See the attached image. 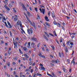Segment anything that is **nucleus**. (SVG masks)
Masks as SVG:
<instances>
[{
  "instance_id": "nucleus-1",
  "label": "nucleus",
  "mask_w": 77,
  "mask_h": 77,
  "mask_svg": "<svg viewBox=\"0 0 77 77\" xmlns=\"http://www.w3.org/2000/svg\"><path fill=\"white\" fill-rule=\"evenodd\" d=\"M27 32L29 35H30V33L31 34L33 33V29L32 28H30V30H27Z\"/></svg>"
},
{
  "instance_id": "nucleus-2",
  "label": "nucleus",
  "mask_w": 77,
  "mask_h": 77,
  "mask_svg": "<svg viewBox=\"0 0 77 77\" xmlns=\"http://www.w3.org/2000/svg\"><path fill=\"white\" fill-rule=\"evenodd\" d=\"M39 10L42 13H43V14H44L45 13V9L42 8V10H41V8H40Z\"/></svg>"
},
{
  "instance_id": "nucleus-3",
  "label": "nucleus",
  "mask_w": 77,
  "mask_h": 77,
  "mask_svg": "<svg viewBox=\"0 0 77 77\" xmlns=\"http://www.w3.org/2000/svg\"><path fill=\"white\" fill-rule=\"evenodd\" d=\"M21 22L20 21H18L16 23V25L17 26H19V25H20L21 24Z\"/></svg>"
},
{
  "instance_id": "nucleus-4",
  "label": "nucleus",
  "mask_w": 77,
  "mask_h": 77,
  "mask_svg": "<svg viewBox=\"0 0 77 77\" xmlns=\"http://www.w3.org/2000/svg\"><path fill=\"white\" fill-rule=\"evenodd\" d=\"M31 39L32 41H35V42H37V39L35 37H32L31 38Z\"/></svg>"
},
{
  "instance_id": "nucleus-5",
  "label": "nucleus",
  "mask_w": 77,
  "mask_h": 77,
  "mask_svg": "<svg viewBox=\"0 0 77 77\" xmlns=\"http://www.w3.org/2000/svg\"><path fill=\"white\" fill-rule=\"evenodd\" d=\"M7 23L8 25V26H9V27H8L9 28H12V26H11V24H10V23L9 22V21H7Z\"/></svg>"
},
{
  "instance_id": "nucleus-6",
  "label": "nucleus",
  "mask_w": 77,
  "mask_h": 77,
  "mask_svg": "<svg viewBox=\"0 0 77 77\" xmlns=\"http://www.w3.org/2000/svg\"><path fill=\"white\" fill-rule=\"evenodd\" d=\"M61 56H63V53L62 52L61 53H59V56L61 58V57H62Z\"/></svg>"
},
{
  "instance_id": "nucleus-7",
  "label": "nucleus",
  "mask_w": 77,
  "mask_h": 77,
  "mask_svg": "<svg viewBox=\"0 0 77 77\" xmlns=\"http://www.w3.org/2000/svg\"><path fill=\"white\" fill-rule=\"evenodd\" d=\"M22 8L23 9H24V10H25V11H27V8L25 7V6H24V5H22Z\"/></svg>"
},
{
  "instance_id": "nucleus-8",
  "label": "nucleus",
  "mask_w": 77,
  "mask_h": 77,
  "mask_svg": "<svg viewBox=\"0 0 77 77\" xmlns=\"http://www.w3.org/2000/svg\"><path fill=\"white\" fill-rule=\"evenodd\" d=\"M39 69L40 70H45V68H44V67H41L40 68H39Z\"/></svg>"
},
{
  "instance_id": "nucleus-9",
  "label": "nucleus",
  "mask_w": 77,
  "mask_h": 77,
  "mask_svg": "<svg viewBox=\"0 0 77 77\" xmlns=\"http://www.w3.org/2000/svg\"><path fill=\"white\" fill-rule=\"evenodd\" d=\"M33 24L34 25H32V26L33 27H34V28L35 29H36V26H35V23H33Z\"/></svg>"
},
{
  "instance_id": "nucleus-10",
  "label": "nucleus",
  "mask_w": 77,
  "mask_h": 77,
  "mask_svg": "<svg viewBox=\"0 0 77 77\" xmlns=\"http://www.w3.org/2000/svg\"><path fill=\"white\" fill-rule=\"evenodd\" d=\"M45 24L46 25V26H48V27H50V24H49V23H48V22H45Z\"/></svg>"
},
{
  "instance_id": "nucleus-11",
  "label": "nucleus",
  "mask_w": 77,
  "mask_h": 77,
  "mask_svg": "<svg viewBox=\"0 0 77 77\" xmlns=\"http://www.w3.org/2000/svg\"><path fill=\"white\" fill-rule=\"evenodd\" d=\"M45 19L47 21H49V20H48V17H47V16H46L45 17Z\"/></svg>"
},
{
  "instance_id": "nucleus-12",
  "label": "nucleus",
  "mask_w": 77,
  "mask_h": 77,
  "mask_svg": "<svg viewBox=\"0 0 77 77\" xmlns=\"http://www.w3.org/2000/svg\"><path fill=\"white\" fill-rule=\"evenodd\" d=\"M23 49L24 51H26L28 50L27 49V48L26 47H23Z\"/></svg>"
},
{
  "instance_id": "nucleus-13",
  "label": "nucleus",
  "mask_w": 77,
  "mask_h": 77,
  "mask_svg": "<svg viewBox=\"0 0 77 77\" xmlns=\"http://www.w3.org/2000/svg\"><path fill=\"white\" fill-rule=\"evenodd\" d=\"M62 69L63 70L64 72H65V68L64 66H62Z\"/></svg>"
},
{
  "instance_id": "nucleus-14",
  "label": "nucleus",
  "mask_w": 77,
  "mask_h": 77,
  "mask_svg": "<svg viewBox=\"0 0 77 77\" xmlns=\"http://www.w3.org/2000/svg\"><path fill=\"white\" fill-rule=\"evenodd\" d=\"M28 45L27 46V47L28 48H29L30 47V42H29L28 43Z\"/></svg>"
},
{
  "instance_id": "nucleus-15",
  "label": "nucleus",
  "mask_w": 77,
  "mask_h": 77,
  "mask_svg": "<svg viewBox=\"0 0 77 77\" xmlns=\"http://www.w3.org/2000/svg\"><path fill=\"white\" fill-rule=\"evenodd\" d=\"M18 20V18L16 17L14 18V21H17Z\"/></svg>"
},
{
  "instance_id": "nucleus-16",
  "label": "nucleus",
  "mask_w": 77,
  "mask_h": 77,
  "mask_svg": "<svg viewBox=\"0 0 77 77\" xmlns=\"http://www.w3.org/2000/svg\"><path fill=\"white\" fill-rule=\"evenodd\" d=\"M31 45H32V48H34V46L35 45V43L32 42L31 43Z\"/></svg>"
},
{
  "instance_id": "nucleus-17",
  "label": "nucleus",
  "mask_w": 77,
  "mask_h": 77,
  "mask_svg": "<svg viewBox=\"0 0 77 77\" xmlns=\"http://www.w3.org/2000/svg\"><path fill=\"white\" fill-rule=\"evenodd\" d=\"M65 51L66 53H68V48H67L66 47L65 48Z\"/></svg>"
},
{
  "instance_id": "nucleus-18",
  "label": "nucleus",
  "mask_w": 77,
  "mask_h": 77,
  "mask_svg": "<svg viewBox=\"0 0 77 77\" xmlns=\"http://www.w3.org/2000/svg\"><path fill=\"white\" fill-rule=\"evenodd\" d=\"M53 33L55 36H57V34H56V31H54L53 32Z\"/></svg>"
},
{
  "instance_id": "nucleus-19",
  "label": "nucleus",
  "mask_w": 77,
  "mask_h": 77,
  "mask_svg": "<svg viewBox=\"0 0 77 77\" xmlns=\"http://www.w3.org/2000/svg\"><path fill=\"white\" fill-rule=\"evenodd\" d=\"M52 16L53 18H55V16H54V12L52 13Z\"/></svg>"
},
{
  "instance_id": "nucleus-20",
  "label": "nucleus",
  "mask_w": 77,
  "mask_h": 77,
  "mask_svg": "<svg viewBox=\"0 0 77 77\" xmlns=\"http://www.w3.org/2000/svg\"><path fill=\"white\" fill-rule=\"evenodd\" d=\"M63 41V39L62 38V37H60V42H62Z\"/></svg>"
},
{
  "instance_id": "nucleus-21",
  "label": "nucleus",
  "mask_w": 77,
  "mask_h": 77,
  "mask_svg": "<svg viewBox=\"0 0 77 77\" xmlns=\"http://www.w3.org/2000/svg\"><path fill=\"white\" fill-rule=\"evenodd\" d=\"M55 61L56 63H59V60L58 59H57L56 60H55Z\"/></svg>"
},
{
  "instance_id": "nucleus-22",
  "label": "nucleus",
  "mask_w": 77,
  "mask_h": 77,
  "mask_svg": "<svg viewBox=\"0 0 77 77\" xmlns=\"http://www.w3.org/2000/svg\"><path fill=\"white\" fill-rule=\"evenodd\" d=\"M13 44L14 45V46L16 47V48H18V47L17 46V44H16L15 43V42H13Z\"/></svg>"
},
{
  "instance_id": "nucleus-23",
  "label": "nucleus",
  "mask_w": 77,
  "mask_h": 77,
  "mask_svg": "<svg viewBox=\"0 0 77 77\" xmlns=\"http://www.w3.org/2000/svg\"><path fill=\"white\" fill-rule=\"evenodd\" d=\"M44 33H45L46 35V36H48V37H49V35H48L47 33L46 32H44Z\"/></svg>"
},
{
  "instance_id": "nucleus-24",
  "label": "nucleus",
  "mask_w": 77,
  "mask_h": 77,
  "mask_svg": "<svg viewBox=\"0 0 77 77\" xmlns=\"http://www.w3.org/2000/svg\"><path fill=\"white\" fill-rule=\"evenodd\" d=\"M7 65L8 66H10V65H11V64H10V63L9 62H8L7 63Z\"/></svg>"
},
{
  "instance_id": "nucleus-25",
  "label": "nucleus",
  "mask_w": 77,
  "mask_h": 77,
  "mask_svg": "<svg viewBox=\"0 0 77 77\" xmlns=\"http://www.w3.org/2000/svg\"><path fill=\"white\" fill-rule=\"evenodd\" d=\"M5 9L8 10V11H9V10H10V8H9V7L7 6V7L5 8Z\"/></svg>"
},
{
  "instance_id": "nucleus-26",
  "label": "nucleus",
  "mask_w": 77,
  "mask_h": 77,
  "mask_svg": "<svg viewBox=\"0 0 77 77\" xmlns=\"http://www.w3.org/2000/svg\"><path fill=\"white\" fill-rule=\"evenodd\" d=\"M19 51L20 53L21 54H22V53H23V52H22V51H21V49H19Z\"/></svg>"
},
{
  "instance_id": "nucleus-27",
  "label": "nucleus",
  "mask_w": 77,
  "mask_h": 77,
  "mask_svg": "<svg viewBox=\"0 0 77 77\" xmlns=\"http://www.w3.org/2000/svg\"><path fill=\"white\" fill-rule=\"evenodd\" d=\"M27 14H28V16L29 17H30V13H29V12H27Z\"/></svg>"
},
{
  "instance_id": "nucleus-28",
  "label": "nucleus",
  "mask_w": 77,
  "mask_h": 77,
  "mask_svg": "<svg viewBox=\"0 0 77 77\" xmlns=\"http://www.w3.org/2000/svg\"><path fill=\"white\" fill-rule=\"evenodd\" d=\"M5 23L6 27H8V24H7V23H6V22H5Z\"/></svg>"
},
{
  "instance_id": "nucleus-29",
  "label": "nucleus",
  "mask_w": 77,
  "mask_h": 77,
  "mask_svg": "<svg viewBox=\"0 0 77 77\" xmlns=\"http://www.w3.org/2000/svg\"><path fill=\"white\" fill-rule=\"evenodd\" d=\"M30 72L31 73H32V72H33V69H31L30 70Z\"/></svg>"
},
{
  "instance_id": "nucleus-30",
  "label": "nucleus",
  "mask_w": 77,
  "mask_h": 77,
  "mask_svg": "<svg viewBox=\"0 0 77 77\" xmlns=\"http://www.w3.org/2000/svg\"><path fill=\"white\" fill-rule=\"evenodd\" d=\"M75 60V58L74 57L73 59V60H72V61L71 62V63H73V62H74V60Z\"/></svg>"
},
{
  "instance_id": "nucleus-31",
  "label": "nucleus",
  "mask_w": 77,
  "mask_h": 77,
  "mask_svg": "<svg viewBox=\"0 0 77 77\" xmlns=\"http://www.w3.org/2000/svg\"><path fill=\"white\" fill-rule=\"evenodd\" d=\"M26 20H27V21H30V20H29V17H28L27 16H26Z\"/></svg>"
},
{
  "instance_id": "nucleus-32",
  "label": "nucleus",
  "mask_w": 77,
  "mask_h": 77,
  "mask_svg": "<svg viewBox=\"0 0 77 77\" xmlns=\"http://www.w3.org/2000/svg\"><path fill=\"white\" fill-rule=\"evenodd\" d=\"M51 47L52 48H53V50H54V47L53 45H51Z\"/></svg>"
},
{
  "instance_id": "nucleus-33",
  "label": "nucleus",
  "mask_w": 77,
  "mask_h": 77,
  "mask_svg": "<svg viewBox=\"0 0 77 77\" xmlns=\"http://www.w3.org/2000/svg\"><path fill=\"white\" fill-rule=\"evenodd\" d=\"M38 56H39V57H42V54L40 53V54H38Z\"/></svg>"
},
{
  "instance_id": "nucleus-34",
  "label": "nucleus",
  "mask_w": 77,
  "mask_h": 77,
  "mask_svg": "<svg viewBox=\"0 0 77 77\" xmlns=\"http://www.w3.org/2000/svg\"><path fill=\"white\" fill-rule=\"evenodd\" d=\"M53 23L54 25H57V23L55 21L53 22Z\"/></svg>"
},
{
  "instance_id": "nucleus-35",
  "label": "nucleus",
  "mask_w": 77,
  "mask_h": 77,
  "mask_svg": "<svg viewBox=\"0 0 77 77\" xmlns=\"http://www.w3.org/2000/svg\"><path fill=\"white\" fill-rule=\"evenodd\" d=\"M13 9L14 12L15 13L17 12V11H16V10L15 9V8H13Z\"/></svg>"
},
{
  "instance_id": "nucleus-36",
  "label": "nucleus",
  "mask_w": 77,
  "mask_h": 77,
  "mask_svg": "<svg viewBox=\"0 0 77 77\" xmlns=\"http://www.w3.org/2000/svg\"><path fill=\"white\" fill-rule=\"evenodd\" d=\"M70 42L71 41H69L67 43V45H68V44H69Z\"/></svg>"
},
{
  "instance_id": "nucleus-37",
  "label": "nucleus",
  "mask_w": 77,
  "mask_h": 77,
  "mask_svg": "<svg viewBox=\"0 0 77 77\" xmlns=\"http://www.w3.org/2000/svg\"><path fill=\"white\" fill-rule=\"evenodd\" d=\"M8 54H10V55H11V52H10L9 51H8Z\"/></svg>"
},
{
  "instance_id": "nucleus-38",
  "label": "nucleus",
  "mask_w": 77,
  "mask_h": 77,
  "mask_svg": "<svg viewBox=\"0 0 77 77\" xmlns=\"http://www.w3.org/2000/svg\"><path fill=\"white\" fill-rule=\"evenodd\" d=\"M51 14V13H50V11H49V12H48V14L49 17H50V15Z\"/></svg>"
},
{
  "instance_id": "nucleus-39",
  "label": "nucleus",
  "mask_w": 77,
  "mask_h": 77,
  "mask_svg": "<svg viewBox=\"0 0 77 77\" xmlns=\"http://www.w3.org/2000/svg\"><path fill=\"white\" fill-rule=\"evenodd\" d=\"M35 10L36 12H38V8H35Z\"/></svg>"
},
{
  "instance_id": "nucleus-40",
  "label": "nucleus",
  "mask_w": 77,
  "mask_h": 77,
  "mask_svg": "<svg viewBox=\"0 0 77 77\" xmlns=\"http://www.w3.org/2000/svg\"><path fill=\"white\" fill-rule=\"evenodd\" d=\"M49 34L51 35V36H54V35L51 33H49Z\"/></svg>"
},
{
  "instance_id": "nucleus-41",
  "label": "nucleus",
  "mask_w": 77,
  "mask_h": 77,
  "mask_svg": "<svg viewBox=\"0 0 77 77\" xmlns=\"http://www.w3.org/2000/svg\"><path fill=\"white\" fill-rule=\"evenodd\" d=\"M21 30L22 31V32L24 33H25V31H24V30H23V29H21Z\"/></svg>"
},
{
  "instance_id": "nucleus-42",
  "label": "nucleus",
  "mask_w": 77,
  "mask_h": 77,
  "mask_svg": "<svg viewBox=\"0 0 77 77\" xmlns=\"http://www.w3.org/2000/svg\"><path fill=\"white\" fill-rule=\"evenodd\" d=\"M57 24L60 27L61 25H60V24L59 23H57Z\"/></svg>"
},
{
  "instance_id": "nucleus-43",
  "label": "nucleus",
  "mask_w": 77,
  "mask_h": 77,
  "mask_svg": "<svg viewBox=\"0 0 77 77\" xmlns=\"http://www.w3.org/2000/svg\"><path fill=\"white\" fill-rule=\"evenodd\" d=\"M45 39H46V40H47V41H48V38H47V37H45Z\"/></svg>"
},
{
  "instance_id": "nucleus-44",
  "label": "nucleus",
  "mask_w": 77,
  "mask_h": 77,
  "mask_svg": "<svg viewBox=\"0 0 77 77\" xmlns=\"http://www.w3.org/2000/svg\"><path fill=\"white\" fill-rule=\"evenodd\" d=\"M63 47H65V42H63Z\"/></svg>"
},
{
  "instance_id": "nucleus-45",
  "label": "nucleus",
  "mask_w": 77,
  "mask_h": 77,
  "mask_svg": "<svg viewBox=\"0 0 77 77\" xmlns=\"http://www.w3.org/2000/svg\"><path fill=\"white\" fill-rule=\"evenodd\" d=\"M52 75H53V76H54V77H56V76L55 75H54V73H52Z\"/></svg>"
},
{
  "instance_id": "nucleus-46",
  "label": "nucleus",
  "mask_w": 77,
  "mask_h": 77,
  "mask_svg": "<svg viewBox=\"0 0 77 77\" xmlns=\"http://www.w3.org/2000/svg\"><path fill=\"white\" fill-rule=\"evenodd\" d=\"M4 69H7V66H6V65H5L4 66Z\"/></svg>"
},
{
  "instance_id": "nucleus-47",
  "label": "nucleus",
  "mask_w": 77,
  "mask_h": 77,
  "mask_svg": "<svg viewBox=\"0 0 77 77\" xmlns=\"http://www.w3.org/2000/svg\"><path fill=\"white\" fill-rule=\"evenodd\" d=\"M38 17H37V19H38V20H39V19H40V17L39 16H38Z\"/></svg>"
},
{
  "instance_id": "nucleus-48",
  "label": "nucleus",
  "mask_w": 77,
  "mask_h": 77,
  "mask_svg": "<svg viewBox=\"0 0 77 77\" xmlns=\"http://www.w3.org/2000/svg\"><path fill=\"white\" fill-rule=\"evenodd\" d=\"M41 57H42V58H45V56L44 55H42Z\"/></svg>"
},
{
  "instance_id": "nucleus-49",
  "label": "nucleus",
  "mask_w": 77,
  "mask_h": 77,
  "mask_svg": "<svg viewBox=\"0 0 77 77\" xmlns=\"http://www.w3.org/2000/svg\"><path fill=\"white\" fill-rule=\"evenodd\" d=\"M67 62H68V63H70V61H69V59H67Z\"/></svg>"
},
{
  "instance_id": "nucleus-50",
  "label": "nucleus",
  "mask_w": 77,
  "mask_h": 77,
  "mask_svg": "<svg viewBox=\"0 0 77 77\" xmlns=\"http://www.w3.org/2000/svg\"><path fill=\"white\" fill-rule=\"evenodd\" d=\"M13 65H16V63H15L14 62H13Z\"/></svg>"
},
{
  "instance_id": "nucleus-51",
  "label": "nucleus",
  "mask_w": 77,
  "mask_h": 77,
  "mask_svg": "<svg viewBox=\"0 0 77 77\" xmlns=\"http://www.w3.org/2000/svg\"><path fill=\"white\" fill-rule=\"evenodd\" d=\"M70 45H74V43L72 42H70Z\"/></svg>"
},
{
  "instance_id": "nucleus-52",
  "label": "nucleus",
  "mask_w": 77,
  "mask_h": 77,
  "mask_svg": "<svg viewBox=\"0 0 77 77\" xmlns=\"http://www.w3.org/2000/svg\"><path fill=\"white\" fill-rule=\"evenodd\" d=\"M36 73H34L33 76V77H36Z\"/></svg>"
},
{
  "instance_id": "nucleus-53",
  "label": "nucleus",
  "mask_w": 77,
  "mask_h": 77,
  "mask_svg": "<svg viewBox=\"0 0 77 77\" xmlns=\"http://www.w3.org/2000/svg\"><path fill=\"white\" fill-rule=\"evenodd\" d=\"M3 20H5V21H6V18H5V17L3 16Z\"/></svg>"
},
{
  "instance_id": "nucleus-54",
  "label": "nucleus",
  "mask_w": 77,
  "mask_h": 77,
  "mask_svg": "<svg viewBox=\"0 0 77 77\" xmlns=\"http://www.w3.org/2000/svg\"><path fill=\"white\" fill-rule=\"evenodd\" d=\"M10 34L11 36H12V32H11L10 31Z\"/></svg>"
},
{
  "instance_id": "nucleus-55",
  "label": "nucleus",
  "mask_w": 77,
  "mask_h": 77,
  "mask_svg": "<svg viewBox=\"0 0 77 77\" xmlns=\"http://www.w3.org/2000/svg\"><path fill=\"white\" fill-rule=\"evenodd\" d=\"M22 59H23V60H26V58L24 57H23Z\"/></svg>"
},
{
  "instance_id": "nucleus-56",
  "label": "nucleus",
  "mask_w": 77,
  "mask_h": 77,
  "mask_svg": "<svg viewBox=\"0 0 77 77\" xmlns=\"http://www.w3.org/2000/svg\"><path fill=\"white\" fill-rule=\"evenodd\" d=\"M1 42L2 43V44H4V43H5V42H4L2 40L1 41Z\"/></svg>"
},
{
  "instance_id": "nucleus-57",
  "label": "nucleus",
  "mask_w": 77,
  "mask_h": 77,
  "mask_svg": "<svg viewBox=\"0 0 77 77\" xmlns=\"http://www.w3.org/2000/svg\"><path fill=\"white\" fill-rule=\"evenodd\" d=\"M39 65L40 66H42L41 67H42V66H43V65H42V64H40Z\"/></svg>"
},
{
  "instance_id": "nucleus-58",
  "label": "nucleus",
  "mask_w": 77,
  "mask_h": 77,
  "mask_svg": "<svg viewBox=\"0 0 77 77\" xmlns=\"http://www.w3.org/2000/svg\"><path fill=\"white\" fill-rule=\"evenodd\" d=\"M40 45V43L39 44H37V47H39Z\"/></svg>"
},
{
  "instance_id": "nucleus-59",
  "label": "nucleus",
  "mask_w": 77,
  "mask_h": 77,
  "mask_svg": "<svg viewBox=\"0 0 77 77\" xmlns=\"http://www.w3.org/2000/svg\"><path fill=\"white\" fill-rule=\"evenodd\" d=\"M23 14H24V15L26 16V17L27 16V15L25 13L23 12Z\"/></svg>"
},
{
  "instance_id": "nucleus-60",
  "label": "nucleus",
  "mask_w": 77,
  "mask_h": 77,
  "mask_svg": "<svg viewBox=\"0 0 77 77\" xmlns=\"http://www.w3.org/2000/svg\"><path fill=\"white\" fill-rule=\"evenodd\" d=\"M66 18H67L68 19H69V17L66 16Z\"/></svg>"
},
{
  "instance_id": "nucleus-61",
  "label": "nucleus",
  "mask_w": 77,
  "mask_h": 77,
  "mask_svg": "<svg viewBox=\"0 0 77 77\" xmlns=\"http://www.w3.org/2000/svg\"><path fill=\"white\" fill-rule=\"evenodd\" d=\"M16 39L17 41H19V39H18V37H16Z\"/></svg>"
},
{
  "instance_id": "nucleus-62",
  "label": "nucleus",
  "mask_w": 77,
  "mask_h": 77,
  "mask_svg": "<svg viewBox=\"0 0 77 77\" xmlns=\"http://www.w3.org/2000/svg\"><path fill=\"white\" fill-rule=\"evenodd\" d=\"M35 65V63H34L32 64V66H34V65Z\"/></svg>"
},
{
  "instance_id": "nucleus-63",
  "label": "nucleus",
  "mask_w": 77,
  "mask_h": 77,
  "mask_svg": "<svg viewBox=\"0 0 77 77\" xmlns=\"http://www.w3.org/2000/svg\"><path fill=\"white\" fill-rule=\"evenodd\" d=\"M49 76H50V77H53V76L51 74H49Z\"/></svg>"
},
{
  "instance_id": "nucleus-64",
  "label": "nucleus",
  "mask_w": 77,
  "mask_h": 77,
  "mask_svg": "<svg viewBox=\"0 0 77 77\" xmlns=\"http://www.w3.org/2000/svg\"><path fill=\"white\" fill-rule=\"evenodd\" d=\"M7 76L8 77H10V75L9 74H8Z\"/></svg>"
}]
</instances>
